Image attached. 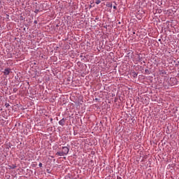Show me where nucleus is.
<instances>
[{"mask_svg": "<svg viewBox=\"0 0 179 179\" xmlns=\"http://www.w3.org/2000/svg\"><path fill=\"white\" fill-rule=\"evenodd\" d=\"M69 153V148L68 147H62V151L56 153L57 156H66Z\"/></svg>", "mask_w": 179, "mask_h": 179, "instance_id": "f257e3e1", "label": "nucleus"}, {"mask_svg": "<svg viewBox=\"0 0 179 179\" xmlns=\"http://www.w3.org/2000/svg\"><path fill=\"white\" fill-rule=\"evenodd\" d=\"M10 72H12V70L10 69V68H6L4 69V71L3 72V75H5V76H8V75H9Z\"/></svg>", "mask_w": 179, "mask_h": 179, "instance_id": "f03ea898", "label": "nucleus"}, {"mask_svg": "<svg viewBox=\"0 0 179 179\" xmlns=\"http://www.w3.org/2000/svg\"><path fill=\"white\" fill-rule=\"evenodd\" d=\"M59 124L62 126L64 127L65 125V119H62L61 120L59 121Z\"/></svg>", "mask_w": 179, "mask_h": 179, "instance_id": "7ed1b4c3", "label": "nucleus"}, {"mask_svg": "<svg viewBox=\"0 0 179 179\" xmlns=\"http://www.w3.org/2000/svg\"><path fill=\"white\" fill-rule=\"evenodd\" d=\"M95 3H96V5H99V4L101 3V1H100V0H96V2H95Z\"/></svg>", "mask_w": 179, "mask_h": 179, "instance_id": "20e7f679", "label": "nucleus"}, {"mask_svg": "<svg viewBox=\"0 0 179 179\" xmlns=\"http://www.w3.org/2000/svg\"><path fill=\"white\" fill-rule=\"evenodd\" d=\"M108 8H113V4H112V3H109V4L108 5Z\"/></svg>", "mask_w": 179, "mask_h": 179, "instance_id": "39448f33", "label": "nucleus"}, {"mask_svg": "<svg viewBox=\"0 0 179 179\" xmlns=\"http://www.w3.org/2000/svg\"><path fill=\"white\" fill-rule=\"evenodd\" d=\"M39 167H43V164L41 162L39 163Z\"/></svg>", "mask_w": 179, "mask_h": 179, "instance_id": "423d86ee", "label": "nucleus"}, {"mask_svg": "<svg viewBox=\"0 0 179 179\" xmlns=\"http://www.w3.org/2000/svg\"><path fill=\"white\" fill-rule=\"evenodd\" d=\"M35 12H36V13H38V12H40V10H39V9H36V10H35Z\"/></svg>", "mask_w": 179, "mask_h": 179, "instance_id": "0eeeda50", "label": "nucleus"}, {"mask_svg": "<svg viewBox=\"0 0 179 179\" xmlns=\"http://www.w3.org/2000/svg\"><path fill=\"white\" fill-rule=\"evenodd\" d=\"M13 91L16 93V92H17V88L14 89Z\"/></svg>", "mask_w": 179, "mask_h": 179, "instance_id": "6e6552de", "label": "nucleus"}, {"mask_svg": "<svg viewBox=\"0 0 179 179\" xmlns=\"http://www.w3.org/2000/svg\"><path fill=\"white\" fill-rule=\"evenodd\" d=\"M172 80H174V82H177V80L176 78H172Z\"/></svg>", "mask_w": 179, "mask_h": 179, "instance_id": "1a4fd4ad", "label": "nucleus"}, {"mask_svg": "<svg viewBox=\"0 0 179 179\" xmlns=\"http://www.w3.org/2000/svg\"><path fill=\"white\" fill-rule=\"evenodd\" d=\"M113 9H117V6H114Z\"/></svg>", "mask_w": 179, "mask_h": 179, "instance_id": "9d476101", "label": "nucleus"}, {"mask_svg": "<svg viewBox=\"0 0 179 179\" xmlns=\"http://www.w3.org/2000/svg\"><path fill=\"white\" fill-rule=\"evenodd\" d=\"M117 179H122L121 177H117Z\"/></svg>", "mask_w": 179, "mask_h": 179, "instance_id": "9b49d317", "label": "nucleus"}, {"mask_svg": "<svg viewBox=\"0 0 179 179\" xmlns=\"http://www.w3.org/2000/svg\"><path fill=\"white\" fill-rule=\"evenodd\" d=\"M134 75H135L136 76H138V74H136V73H135Z\"/></svg>", "mask_w": 179, "mask_h": 179, "instance_id": "f8f14e48", "label": "nucleus"}, {"mask_svg": "<svg viewBox=\"0 0 179 179\" xmlns=\"http://www.w3.org/2000/svg\"><path fill=\"white\" fill-rule=\"evenodd\" d=\"M0 66H1V64H0Z\"/></svg>", "mask_w": 179, "mask_h": 179, "instance_id": "ddd939ff", "label": "nucleus"}]
</instances>
